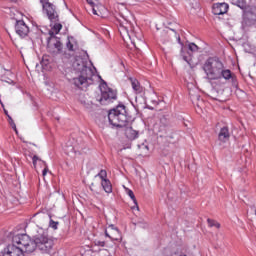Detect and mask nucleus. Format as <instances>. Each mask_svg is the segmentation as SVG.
Returning a JSON list of instances; mask_svg holds the SVG:
<instances>
[{"mask_svg": "<svg viewBox=\"0 0 256 256\" xmlns=\"http://www.w3.org/2000/svg\"><path fill=\"white\" fill-rule=\"evenodd\" d=\"M87 4L90 5V7H95V2L93 0H86Z\"/></svg>", "mask_w": 256, "mask_h": 256, "instance_id": "nucleus-37", "label": "nucleus"}, {"mask_svg": "<svg viewBox=\"0 0 256 256\" xmlns=\"http://www.w3.org/2000/svg\"><path fill=\"white\" fill-rule=\"evenodd\" d=\"M125 136L129 141H135L139 137V131L133 130L132 127H128L125 129Z\"/></svg>", "mask_w": 256, "mask_h": 256, "instance_id": "nucleus-16", "label": "nucleus"}, {"mask_svg": "<svg viewBox=\"0 0 256 256\" xmlns=\"http://www.w3.org/2000/svg\"><path fill=\"white\" fill-rule=\"evenodd\" d=\"M10 1H12V3H15V2H17V0H10Z\"/></svg>", "mask_w": 256, "mask_h": 256, "instance_id": "nucleus-41", "label": "nucleus"}, {"mask_svg": "<svg viewBox=\"0 0 256 256\" xmlns=\"http://www.w3.org/2000/svg\"><path fill=\"white\" fill-rule=\"evenodd\" d=\"M80 103L81 105H83V107H85V109H91V103L87 102L85 100L80 99Z\"/></svg>", "mask_w": 256, "mask_h": 256, "instance_id": "nucleus-30", "label": "nucleus"}, {"mask_svg": "<svg viewBox=\"0 0 256 256\" xmlns=\"http://www.w3.org/2000/svg\"><path fill=\"white\" fill-rule=\"evenodd\" d=\"M8 123L15 131V133H17V125L15 124V121H13V118L11 116H8Z\"/></svg>", "mask_w": 256, "mask_h": 256, "instance_id": "nucleus-29", "label": "nucleus"}, {"mask_svg": "<svg viewBox=\"0 0 256 256\" xmlns=\"http://www.w3.org/2000/svg\"><path fill=\"white\" fill-rule=\"evenodd\" d=\"M130 119L129 113H127V107L123 104H119L108 112V120L110 125H112V127H117V129L127 127Z\"/></svg>", "mask_w": 256, "mask_h": 256, "instance_id": "nucleus-2", "label": "nucleus"}, {"mask_svg": "<svg viewBox=\"0 0 256 256\" xmlns=\"http://www.w3.org/2000/svg\"><path fill=\"white\" fill-rule=\"evenodd\" d=\"M94 245H97V247H105V241L96 240Z\"/></svg>", "mask_w": 256, "mask_h": 256, "instance_id": "nucleus-33", "label": "nucleus"}, {"mask_svg": "<svg viewBox=\"0 0 256 256\" xmlns=\"http://www.w3.org/2000/svg\"><path fill=\"white\" fill-rule=\"evenodd\" d=\"M37 161H39V157L37 155H34L32 157V163H33L34 167H37Z\"/></svg>", "mask_w": 256, "mask_h": 256, "instance_id": "nucleus-35", "label": "nucleus"}, {"mask_svg": "<svg viewBox=\"0 0 256 256\" xmlns=\"http://www.w3.org/2000/svg\"><path fill=\"white\" fill-rule=\"evenodd\" d=\"M4 113H5V115H6L7 117L10 116V115H9V112H8L7 110H4Z\"/></svg>", "mask_w": 256, "mask_h": 256, "instance_id": "nucleus-40", "label": "nucleus"}, {"mask_svg": "<svg viewBox=\"0 0 256 256\" xmlns=\"http://www.w3.org/2000/svg\"><path fill=\"white\" fill-rule=\"evenodd\" d=\"M188 49H189V51H191L192 53H197V52H199V46H197V44H195V43H190V44L188 45Z\"/></svg>", "mask_w": 256, "mask_h": 256, "instance_id": "nucleus-27", "label": "nucleus"}, {"mask_svg": "<svg viewBox=\"0 0 256 256\" xmlns=\"http://www.w3.org/2000/svg\"><path fill=\"white\" fill-rule=\"evenodd\" d=\"M168 127H171V121L169 117L162 116L160 118V131H167Z\"/></svg>", "mask_w": 256, "mask_h": 256, "instance_id": "nucleus-17", "label": "nucleus"}, {"mask_svg": "<svg viewBox=\"0 0 256 256\" xmlns=\"http://www.w3.org/2000/svg\"><path fill=\"white\" fill-rule=\"evenodd\" d=\"M142 147H143L144 149H147V151H149V146H147V145H142Z\"/></svg>", "mask_w": 256, "mask_h": 256, "instance_id": "nucleus-39", "label": "nucleus"}, {"mask_svg": "<svg viewBox=\"0 0 256 256\" xmlns=\"http://www.w3.org/2000/svg\"><path fill=\"white\" fill-rule=\"evenodd\" d=\"M72 69L76 73H80L78 77L73 78V83L75 87H89L93 85V77H95V72L91 67L87 66V63L82 60V58H76L72 63Z\"/></svg>", "mask_w": 256, "mask_h": 256, "instance_id": "nucleus-1", "label": "nucleus"}, {"mask_svg": "<svg viewBox=\"0 0 256 256\" xmlns=\"http://www.w3.org/2000/svg\"><path fill=\"white\" fill-rule=\"evenodd\" d=\"M118 25L122 31H127V25H129V22L127 20H118Z\"/></svg>", "mask_w": 256, "mask_h": 256, "instance_id": "nucleus-25", "label": "nucleus"}, {"mask_svg": "<svg viewBox=\"0 0 256 256\" xmlns=\"http://www.w3.org/2000/svg\"><path fill=\"white\" fill-rule=\"evenodd\" d=\"M90 191H93V188L90 187Z\"/></svg>", "mask_w": 256, "mask_h": 256, "instance_id": "nucleus-42", "label": "nucleus"}, {"mask_svg": "<svg viewBox=\"0 0 256 256\" xmlns=\"http://www.w3.org/2000/svg\"><path fill=\"white\" fill-rule=\"evenodd\" d=\"M230 138L231 134H229V127L224 126L220 129V132L218 133V140L216 141V143H218V145H222L223 143H227Z\"/></svg>", "mask_w": 256, "mask_h": 256, "instance_id": "nucleus-14", "label": "nucleus"}, {"mask_svg": "<svg viewBox=\"0 0 256 256\" xmlns=\"http://www.w3.org/2000/svg\"><path fill=\"white\" fill-rule=\"evenodd\" d=\"M57 34L53 31H49V37L47 39H59V37L56 36Z\"/></svg>", "mask_w": 256, "mask_h": 256, "instance_id": "nucleus-32", "label": "nucleus"}, {"mask_svg": "<svg viewBox=\"0 0 256 256\" xmlns=\"http://www.w3.org/2000/svg\"><path fill=\"white\" fill-rule=\"evenodd\" d=\"M3 256H25V253L23 252L22 247L16 246L12 243L4 249Z\"/></svg>", "mask_w": 256, "mask_h": 256, "instance_id": "nucleus-11", "label": "nucleus"}, {"mask_svg": "<svg viewBox=\"0 0 256 256\" xmlns=\"http://www.w3.org/2000/svg\"><path fill=\"white\" fill-rule=\"evenodd\" d=\"M14 245H21L26 253H33L35 251V239H31L27 234H16L12 237Z\"/></svg>", "mask_w": 256, "mask_h": 256, "instance_id": "nucleus-5", "label": "nucleus"}, {"mask_svg": "<svg viewBox=\"0 0 256 256\" xmlns=\"http://www.w3.org/2000/svg\"><path fill=\"white\" fill-rule=\"evenodd\" d=\"M127 195L130 196V199H132L133 203L135 204V207H132V209H137L139 211V204H137V198H135V193H133V190L126 189Z\"/></svg>", "mask_w": 256, "mask_h": 256, "instance_id": "nucleus-20", "label": "nucleus"}, {"mask_svg": "<svg viewBox=\"0 0 256 256\" xmlns=\"http://www.w3.org/2000/svg\"><path fill=\"white\" fill-rule=\"evenodd\" d=\"M51 63V56L49 55H43L42 60H41V65L42 67H47Z\"/></svg>", "mask_w": 256, "mask_h": 256, "instance_id": "nucleus-23", "label": "nucleus"}, {"mask_svg": "<svg viewBox=\"0 0 256 256\" xmlns=\"http://www.w3.org/2000/svg\"><path fill=\"white\" fill-rule=\"evenodd\" d=\"M92 13L93 15H97V10L95 9V6L92 7Z\"/></svg>", "mask_w": 256, "mask_h": 256, "instance_id": "nucleus-38", "label": "nucleus"}, {"mask_svg": "<svg viewBox=\"0 0 256 256\" xmlns=\"http://www.w3.org/2000/svg\"><path fill=\"white\" fill-rule=\"evenodd\" d=\"M78 47H79V44L77 43V39H75V37L73 36H68L67 42H66L67 51H69V53H75Z\"/></svg>", "mask_w": 256, "mask_h": 256, "instance_id": "nucleus-15", "label": "nucleus"}, {"mask_svg": "<svg viewBox=\"0 0 256 256\" xmlns=\"http://www.w3.org/2000/svg\"><path fill=\"white\" fill-rule=\"evenodd\" d=\"M63 29V25L59 22H54V25L52 27V31L55 32L56 35H58L59 31Z\"/></svg>", "mask_w": 256, "mask_h": 256, "instance_id": "nucleus-24", "label": "nucleus"}, {"mask_svg": "<svg viewBox=\"0 0 256 256\" xmlns=\"http://www.w3.org/2000/svg\"><path fill=\"white\" fill-rule=\"evenodd\" d=\"M134 225H142V227L144 229L147 227V223L146 222H141V221H138L137 223H134Z\"/></svg>", "mask_w": 256, "mask_h": 256, "instance_id": "nucleus-36", "label": "nucleus"}, {"mask_svg": "<svg viewBox=\"0 0 256 256\" xmlns=\"http://www.w3.org/2000/svg\"><path fill=\"white\" fill-rule=\"evenodd\" d=\"M43 163L45 165V168L42 171V175H43V177H45V175H47V173H49V167L47 166L46 162H43Z\"/></svg>", "mask_w": 256, "mask_h": 256, "instance_id": "nucleus-34", "label": "nucleus"}, {"mask_svg": "<svg viewBox=\"0 0 256 256\" xmlns=\"http://www.w3.org/2000/svg\"><path fill=\"white\" fill-rule=\"evenodd\" d=\"M229 11V4L222 2V3H214L212 5V13L213 15H225Z\"/></svg>", "mask_w": 256, "mask_h": 256, "instance_id": "nucleus-13", "label": "nucleus"}, {"mask_svg": "<svg viewBox=\"0 0 256 256\" xmlns=\"http://www.w3.org/2000/svg\"><path fill=\"white\" fill-rule=\"evenodd\" d=\"M15 31L21 37V39H25L30 32L29 26L23 20H16Z\"/></svg>", "mask_w": 256, "mask_h": 256, "instance_id": "nucleus-10", "label": "nucleus"}, {"mask_svg": "<svg viewBox=\"0 0 256 256\" xmlns=\"http://www.w3.org/2000/svg\"><path fill=\"white\" fill-rule=\"evenodd\" d=\"M47 51L50 53V55H52V57H57V55H63V57H71L70 54L63 50L61 38L47 39Z\"/></svg>", "mask_w": 256, "mask_h": 256, "instance_id": "nucleus-7", "label": "nucleus"}, {"mask_svg": "<svg viewBox=\"0 0 256 256\" xmlns=\"http://www.w3.org/2000/svg\"><path fill=\"white\" fill-rule=\"evenodd\" d=\"M207 223H208L209 227H216L217 229L221 228V224H219L217 221H215L213 219L208 218Z\"/></svg>", "mask_w": 256, "mask_h": 256, "instance_id": "nucleus-26", "label": "nucleus"}, {"mask_svg": "<svg viewBox=\"0 0 256 256\" xmlns=\"http://www.w3.org/2000/svg\"><path fill=\"white\" fill-rule=\"evenodd\" d=\"M105 236L109 237L112 241H121V232L113 224L105 229Z\"/></svg>", "mask_w": 256, "mask_h": 256, "instance_id": "nucleus-12", "label": "nucleus"}, {"mask_svg": "<svg viewBox=\"0 0 256 256\" xmlns=\"http://www.w3.org/2000/svg\"><path fill=\"white\" fill-rule=\"evenodd\" d=\"M221 69H225V65L217 56L209 57L203 64V71L209 81H215Z\"/></svg>", "mask_w": 256, "mask_h": 256, "instance_id": "nucleus-3", "label": "nucleus"}, {"mask_svg": "<svg viewBox=\"0 0 256 256\" xmlns=\"http://www.w3.org/2000/svg\"><path fill=\"white\" fill-rule=\"evenodd\" d=\"M219 79H225V81H231L232 87H237L239 82H237V76L231 72L229 69H220L219 75L215 78V81Z\"/></svg>", "mask_w": 256, "mask_h": 256, "instance_id": "nucleus-9", "label": "nucleus"}, {"mask_svg": "<svg viewBox=\"0 0 256 256\" xmlns=\"http://www.w3.org/2000/svg\"><path fill=\"white\" fill-rule=\"evenodd\" d=\"M43 9L46 11V15L51 23L59 22V13L57 12V6L49 0H40Z\"/></svg>", "mask_w": 256, "mask_h": 256, "instance_id": "nucleus-8", "label": "nucleus"}, {"mask_svg": "<svg viewBox=\"0 0 256 256\" xmlns=\"http://www.w3.org/2000/svg\"><path fill=\"white\" fill-rule=\"evenodd\" d=\"M234 4L237 5L240 9H246L247 8V2L246 0H233Z\"/></svg>", "mask_w": 256, "mask_h": 256, "instance_id": "nucleus-22", "label": "nucleus"}, {"mask_svg": "<svg viewBox=\"0 0 256 256\" xmlns=\"http://www.w3.org/2000/svg\"><path fill=\"white\" fill-rule=\"evenodd\" d=\"M34 245L35 251L38 249L41 253H50L55 243L53 242V239L49 238L47 233L43 232L34 237Z\"/></svg>", "mask_w": 256, "mask_h": 256, "instance_id": "nucleus-4", "label": "nucleus"}, {"mask_svg": "<svg viewBox=\"0 0 256 256\" xmlns=\"http://www.w3.org/2000/svg\"><path fill=\"white\" fill-rule=\"evenodd\" d=\"M100 91L101 97L99 101L102 105H109V103L117 101V90L109 88L107 82H105L104 80H102V83L100 84Z\"/></svg>", "mask_w": 256, "mask_h": 256, "instance_id": "nucleus-6", "label": "nucleus"}, {"mask_svg": "<svg viewBox=\"0 0 256 256\" xmlns=\"http://www.w3.org/2000/svg\"><path fill=\"white\" fill-rule=\"evenodd\" d=\"M177 41L178 43L181 45V47L183 46V42H181V37L177 36ZM185 51H187V48H183L181 49V56L183 57L184 61H186V63H189V56L185 55Z\"/></svg>", "mask_w": 256, "mask_h": 256, "instance_id": "nucleus-21", "label": "nucleus"}, {"mask_svg": "<svg viewBox=\"0 0 256 256\" xmlns=\"http://www.w3.org/2000/svg\"><path fill=\"white\" fill-rule=\"evenodd\" d=\"M96 177L101 178V181H105L107 179V171L100 170V172L96 175Z\"/></svg>", "mask_w": 256, "mask_h": 256, "instance_id": "nucleus-28", "label": "nucleus"}, {"mask_svg": "<svg viewBox=\"0 0 256 256\" xmlns=\"http://www.w3.org/2000/svg\"><path fill=\"white\" fill-rule=\"evenodd\" d=\"M101 185L105 193H113V185H111V181L109 179L102 180Z\"/></svg>", "mask_w": 256, "mask_h": 256, "instance_id": "nucleus-19", "label": "nucleus"}, {"mask_svg": "<svg viewBox=\"0 0 256 256\" xmlns=\"http://www.w3.org/2000/svg\"><path fill=\"white\" fill-rule=\"evenodd\" d=\"M132 89L135 91V93H143V87H141V83H139V80L130 78Z\"/></svg>", "mask_w": 256, "mask_h": 256, "instance_id": "nucleus-18", "label": "nucleus"}, {"mask_svg": "<svg viewBox=\"0 0 256 256\" xmlns=\"http://www.w3.org/2000/svg\"><path fill=\"white\" fill-rule=\"evenodd\" d=\"M91 187H93V183L91 184Z\"/></svg>", "mask_w": 256, "mask_h": 256, "instance_id": "nucleus-43", "label": "nucleus"}, {"mask_svg": "<svg viewBox=\"0 0 256 256\" xmlns=\"http://www.w3.org/2000/svg\"><path fill=\"white\" fill-rule=\"evenodd\" d=\"M50 227L54 230H57V227L59 225V222H56V221H53V220H50Z\"/></svg>", "mask_w": 256, "mask_h": 256, "instance_id": "nucleus-31", "label": "nucleus"}]
</instances>
